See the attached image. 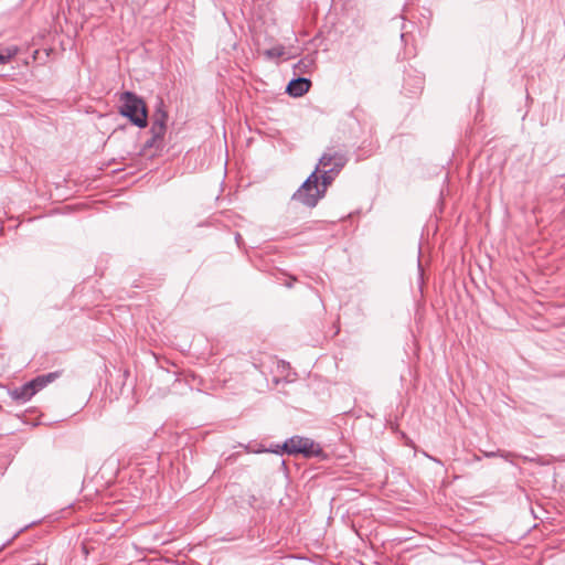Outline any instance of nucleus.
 <instances>
[{"label":"nucleus","mask_w":565,"mask_h":565,"mask_svg":"<svg viewBox=\"0 0 565 565\" xmlns=\"http://www.w3.org/2000/svg\"><path fill=\"white\" fill-rule=\"evenodd\" d=\"M61 375V372H50L46 374L38 375L36 377L32 379L30 384L32 385L33 390H35V394L44 388L47 384L54 382L56 379H58Z\"/></svg>","instance_id":"obj_7"},{"label":"nucleus","mask_w":565,"mask_h":565,"mask_svg":"<svg viewBox=\"0 0 565 565\" xmlns=\"http://www.w3.org/2000/svg\"><path fill=\"white\" fill-rule=\"evenodd\" d=\"M167 120H168V114L163 109V102L160 100L157 105V108L152 116V122L150 132H156L157 136L159 134H166L167 131Z\"/></svg>","instance_id":"obj_4"},{"label":"nucleus","mask_w":565,"mask_h":565,"mask_svg":"<svg viewBox=\"0 0 565 565\" xmlns=\"http://www.w3.org/2000/svg\"><path fill=\"white\" fill-rule=\"evenodd\" d=\"M264 55L269 58H278L285 55V46L282 45H276L273 46L264 52Z\"/></svg>","instance_id":"obj_10"},{"label":"nucleus","mask_w":565,"mask_h":565,"mask_svg":"<svg viewBox=\"0 0 565 565\" xmlns=\"http://www.w3.org/2000/svg\"><path fill=\"white\" fill-rule=\"evenodd\" d=\"M273 450H278L277 445H276L275 447L269 448V449H266V448H259L258 450H255V454H259V452H273Z\"/></svg>","instance_id":"obj_13"},{"label":"nucleus","mask_w":565,"mask_h":565,"mask_svg":"<svg viewBox=\"0 0 565 565\" xmlns=\"http://www.w3.org/2000/svg\"><path fill=\"white\" fill-rule=\"evenodd\" d=\"M335 159L338 160L335 167H331L328 169L323 168V170L321 171V189L318 185L319 177L317 174L320 168L319 166H317L316 169L311 172V174L300 185V188L292 194L291 199L302 203L308 207H315L318 204L319 200L324 196L327 186L332 183L335 175L339 174V172L348 162L347 157H338Z\"/></svg>","instance_id":"obj_1"},{"label":"nucleus","mask_w":565,"mask_h":565,"mask_svg":"<svg viewBox=\"0 0 565 565\" xmlns=\"http://www.w3.org/2000/svg\"><path fill=\"white\" fill-rule=\"evenodd\" d=\"M483 456L487 458H494L498 457V450L497 451H482Z\"/></svg>","instance_id":"obj_15"},{"label":"nucleus","mask_w":565,"mask_h":565,"mask_svg":"<svg viewBox=\"0 0 565 565\" xmlns=\"http://www.w3.org/2000/svg\"><path fill=\"white\" fill-rule=\"evenodd\" d=\"M34 395L35 390H33L30 382H26L23 385L9 391V396L19 404L29 402Z\"/></svg>","instance_id":"obj_6"},{"label":"nucleus","mask_w":565,"mask_h":565,"mask_svg":"<svg viewBox=\"0 0 565 565\" xmlns=\"http://www.w3.org/2000/svg\"><path fill=\"white\" fill-rule=\"evenodd\" d=\"M498 457H501V458H503L505 461L513 463L512 458H514V457H519V456H518V455H515V454H513V452H510V451H505V450H500V449H498Z\"/></svg>","instance_id":"obj_12"},{"label":"nucleus","mask_w":565,"mask_h":565,"mask_svg":"<svg viewBox=\"0 0 565 565\" xmlns=\"http://www.w3.org/2000/svg\"><path fill=\"white\" fill-rule=\"evenodd\" d=\"M522 459H523L524 461H534V459H530V458H527V457H525V456H524V457H522Z\"/></svg>","instance_id":"obj_18"},{"label":"nucleus","mask_w":565,"mask_h":565,"mask_svg":"<svg viewBox=\"0 0 565 565\" xmlns=\"http://www.w3.org/2000/svg\"><path fill=\"white\" fill-rule=\"evenodd\" d=\"M121 105L119 114L127 117L131 124L139 128H145L148 125L147 106L141 97L132 92H124L120 95Z\"/></svg>","instance_id":"obj_2"},{"label":"nucleus","mask_w":565,"mask_h":565,"mask_svg":"<svg viewBox=\"0 0 565 565\" xmlns=\"http://www.w3.org/2000/svg\"><path fill=\"white\" fill-rule=\"evenodd\" d=\"M279 466L284 469H286V461L285 460H279Z\"/></svg>","instance_id":"obj_17"},{"label":"nucleus","mask_w":565,"mask_h":565,"mask_svg":"<svg viewBox=\"0 0 565 565\" xmlns=\"http://www.w3.org/2000/svg\"><path fill=\"white\" fill-rule=\"evenodd\" d=\"M311 87V81L306 77L292 78L286 88V93L291 97L303 96Z\"/></svg>","instance_id":"obj_5"},{"label":"nucleus","mask_w":565,"mask_h":565,"mask_svg":"<svg viewBox=\"0 0 565 565\" xmlns=\"http://www.w3.org/2000/svg\"><path fill=\"white\" fill-rule=\"evenodd\" d=\"M423 79L420 77H417V86L415 90H412V94H417L422 89Z\"/></svg>","instance_id":"obj_14"},{"label":"nucleus","mask_w":565,"mask_h":565,"mask_svg":"<svg viewBox=\"0 0 565 565\" xmlns=\"http://www.w3.org/2000/svg\"><path fill=\"white\" fill-rule=\"evenodd\" d=\"M338 157H347L344 153L342 152H339V151H333V152H324L321 158L319 159V168L322 167V168H331V167H335V163L338 162V160L335 158Z\"/></svg>","instance_id":"obj_9"},{"label":"nucleus","mask_w":565,"mask_h":565,"mask_svg":"<svg viewBox=\"0 0 565 565\" xmlns=\"http://www.w3.org/2000/svg\"><path fill=\"white\" fill-rule=\"evenodd\" d=\"M18 52L19 49L15 45L3 47L0 51V54L3 57V64L8 63L12 57H14L18 54Z\"/></svg>","instance_id":"obj_11"},{"label":"nucleus","mask_w":565,"mask_h":565,"mask_svg":"<svg viewBox=\"0 0 565 565\" xmlns=\"http://www.w3.org/2000/svg\"><path fill=\"white\" fill-rule=\"evenodd\" d=\"M151 137L143 143L142 151L146 152L147 150L154 149L156 151H159L163 148V138L166 134H159L157 136L156 132H150Z\"/></svg>","instance_id":"obj_8"},{"label":"nucleus","mask_w":565,"mask_h":565,"mask_svg":"<svg viewBox=\"0 0 565 565\" xmlns=\"http://www.w3.org/2000/svg\"><path fill=\"white\" fill-rule=\"evenodd\" d=\"M278 450H273V454L281 455H302L306 458L319 457L322 449L312 439L302 436H292L285 440L282 445H277Z\"/></svg>","instance_id":"obj_3"},{"label":"nucleus","mask_w":565,"mask_h":565,"mask_svg":"<svg viewBox=\"0 0 565 565\" xmlns=\"http://www.w3.org/2000/svg\"><path fill=\"white\" fill-rule=\"evenodd\" d=\"M245 448H246V450H247V451H252V452H255V450H258V449H259V448L254 449V448H253V447H250V446H246Z\"/></svg>","instance_id":"obj_16"}]
</instances>
